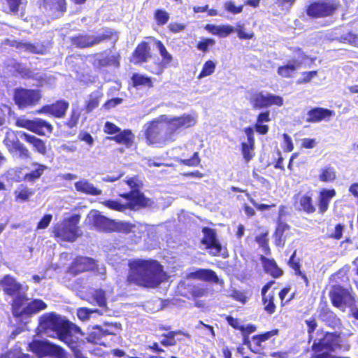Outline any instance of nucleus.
Wrapping results in <instances>:
<instances>
[{"instance_id": "9d476101", "label": "nucleus", "mask_w": 358, "mask_h": 358, "mask_svg": "<svg viewBox=\"0 0 358 358\" xmlns=\"http://www.w3.org/2000/svg\"><path fill=\"white\" fill-rule=\"evenodd\" d=\"M159 119L162 121L167 122L174 138L177 131L193 127L197 122L196 115L190 114H184L182 116L174 117H169L168 115H163L159 117Z\"/></svg>"}, {"instance_id": "7c9ffc66", "label": "nucleus", "mask_w": 358, "mask_h": 358, "mask_svg": "<svg viewBox=\"0 0 358 358\" xmlns=\"http://www.w3.org/2000/svg\"><path fill=\"white\" fill-rule=\"evenodd\" d=\"M110 334V333L108 330H105L99 326H96L88 333L87 340L89 343L99 344L103 337Z\"/></svg>"}, {"instance_id": "338daca9", "label": "nucleus", "mask_w": 358, "mask_h": 358, "mask_svg": "<svg viewBox=\"0 0 358 358\" xmlns=\"http://www.w3.org/2000/svg\"><path fill=\"white\" fill-rule=\"evenodd\" d=\"M224 8L229 13L233 14L241 13L243 10V6H236L234 3L231 1H227L224 3Z\"/></svg>"}, {"instance_id": "de8ad7c7", "label": "nucleus", "mask_w": 358, "mask_h": 358, "mask_svg": "<svg viewBox=\"0 0 358 358\" xmlns=\"http://www.w3.org/2000/svg\"><path fill=\"white\" fill-rule=\"evenodd\" d=\"M102 203L107 208L113 210H117L120 212H123L128 209V206L126 204H123L120 203L118 201L115 200H106L102 202Z\"/></svg>"}, {"instance_id": "f3484780", "label": "nucleus", "mask_w": 358, "mask_h": 358, "mask_svg": "<svg viewBox=\"0 0 358 358\" xmlns=\"http://www.w3.org/2000/svg\"><path fill=\"white\" fill-rule=\"evenodd\" d=\"M122 197L128 201V208L135 210L140 207L150 206L154 203L150 199L144 196L140 190H131L129 193L120 194Z\"/></svg>"}, {"instance_id": "b1692460", "label": "nucleus", "mask_w": 358, "mask_h": 358, "mask_svg": "<svg viewBox=\"0 0 358 358\" xmlns=\"http://www.w3.org/2000/svg\"><path fill=\"white\" fill-rule=\"evenodd\" d=\"M264 271L273 278H278L283 275V271L278 266L273 259H268L264 256L260 258Z\"/></svg>"}, {"instance_id": "13d9d810", "label": "nucleus", "mask_w": 358, "mask_h": 358, "mask_svg": "<svg viewBox=\"0 0 358 358\" xmlns=\"http://www.w3.org/2000/svg\"><path fill=\"white\" fill-rule=\"evenodd\" d=\"M254 145L242 143V153L244 159L248 162L253 157Z\"/></svg>"}, {"instance_id": "9b49d317", "label": "nucleus", "mask_w": 358, "mask_h": 358, "mask_svg": "<svg viewBox=\"0 0 358 358\" xmlns=\"http://www.w3.org/2000/svg\"><path fill=\"white\" fill-rule=\"evenodd\" d=\"M41 98V93L37 90L20 88L17 89L14 94L15 103L20 108L35 106Z\"/></svg>"}, {"instance_id": "8fccbe9b", "label": "nucleus", "mask_w": 358, "mask_h": 358, "mask_svg": "<svg viewBox=\"0 0 358 358\" xmlns=\"http://www.w3.org/2000/svg\"><path fill=\"white\" fill-rule=\"evenodd\" d=\"M215 63L212 60L206 62L203 66V69L199 73L198 78L201 79L204 77L211 75L215 69Z\"/></svg>"}, {"instance_id": "39448f33", "label": "nucleus", "mask_w": 358, "mask_h": 358, "mask_svg": "<svg viewBox=\"0 0 358 358\" xmlns=\"http://www.w3.org/2000/svg\"><path fill=\"white\" fill-rule=\"evenodd\" d=\"M145 136L150 144L162 145L175 140L167 122L162 121L159 117L149 124L145 131Z\"/></svg>"}, {"instance_id": "6e6d98bb", "label": "nucleus", "mask_w": 358, "mask_h": 358, "mask_svg": "<svg viewBox=\"0 0 358 358\" xmlns=\"http://www.w3.org/2000/svg\"><path fill=\"white\" fill-rule=\"evenodd\" d=\"M155 19L158 25H164L169 21V14L164 10L158 9L155 13Z\"/></svg>"}, {"instance_id": "09e8293b", "label": "nucleus", "mask_w": 358, "mask_h": 358, "mask_svg": "<svg viewBox=\"0 0 358 358\" xmlns=\"http://www.w3.org/2000/svg\"><path fill=\"white\" fill-rule=\"evenodd\" d=\"M92 64L96 68L108 66V59L103 53H96L93 55Z\"/></svg>"}, {"instance_id": "f03ea898", "label": "nucleus", "mask_w": 358, "mask_h": 358, "mask_svg": "<svg viewBox=\"0 0 358 358\" xmlns=\"http://www.w3.org/2000/svg\"><path fill=\"white\" fill-rule=\"evenodd\" d=\"M38 329L66 344L76 355L80 353V341L72 335L73 331H79L80 329L69 320L54 312L45 313L38 318Z\"/></svg>"}, {"instance_id": "c03bdc74", "label": "nucleus", "mask_w": 358, "mask_h": 358, "mask_svg": "<svg viewBox=\"0 0 358 358\" xmlns=\"http://www.w3.org/2000/svg\"><path fill=\"white\" fill-rule=\"evenodd\" d=\"M299 210H302L307 213H313L315 211V207L313 204L312 198L310 196L303 195L299 198Z\"/></svg>"}, {"instance_id": "052dcab7", "label": "nucleus", "mask_w": 358, "mask_h": 358, "mask_svg": "<svg viewBox=\"0 0 358 358\" xmlns=\"http://www.w3.org/2000/svg\"><path fill=\"white\" fill-rule=\"evenodd\" d=\"M15 194L16 195L17 199L24 201H27L29 198L32 194V192L26 187H21L15 190Z\"/></svg>"}, {"instance_id": "6ab92c4d", "label": "nucleus", "mask_w": 358, "mask_h": 358, "mask_svg": "<svg viewBox=\"0 0 358 358\" xmlns=\"http://www.w3.org/2000/svg\"><path fill=\"white\" fill-rule=\"evenodd\" d=\"M329 297L332 305L336 308H340L350 299V294L347 289L341 285H335L332 286L329 292Z\"/></svg>"}, {"instance_id": "7ed1b4c3", "label": "nucleus", "mask_w": 358, "mask_h": 358, "mask_svg": "<svg viewBox=\"0 0 358 358\" xmlns=\"http://www.w3.org/2000/svg\"><path fill=\"white\" fill-rule=\"evenodd\" d=\"M10 306L13 317L22 321L29 319L34 315L46 309L48 305L40 299H34L29 301L26 294L20 293L14 296Z\"/></svg>"}, {"instance_id": "e2e57ef3", "label": "nucleus", "mask_w": 358, "mask_h": 358, "mask_svg": "<svg viewBox=\"0 0 358 358\" xmlns=\"http://www.w3.org/2000/svg\"><path fill=\"white\" fill-rule=\"evenodd\" d=\"M296 250L292 254L289 261V266L295 271V274L301 271V264L299 259H296Z\"/></svg>"}, {"instance_id": "4be33fe9", "label": "nucleus", "mask_w": 358, "mask_h": 358, "mask_svg": "<svg viewBox=\"0 0 358 358\" xmlns=\"http://www.w3.org/2000/svg\"><path fill=\"white\" fill-rule=\"evenodd\" d=\"M187 277L191 279L213 282L215 284L219 283V278L216 273L211 269L199 268L193 272L189 273L187 274Z\"/></svg>"}, {"instance_id": "f257e3e1", "label": "nucleus", "mask_w": 358, "mask_h": 358, "mask_svg": "<svg viewBox=\"0 0 358 358\" xmlns=\"http://www.w3.org/2000/svg\"><path fill=\"white\" fill-rule=\"evenodd\" d=\"M127 282L143 288H156L167 278L163 265L154 259H133L128 262Z\"/></svg>"}, {"instance_id": "4d7b16f0", "label": "nucleus", "mask_w": 358, "mask_h": 358, "mask_svg": "<svg viewBox=\"0 0 358 358\" xmlns=\"http://www.w3.org/2000/svg\"><path fill=\"white\" fill-rule=\"evenodd\" d=\"M132 80L134 85H146L148 87L152 86L151 80L140 74H134L132 76Z\"/></svg>"}, {"instance_id": "c9c22d12", "label": "nucleus", "mask_w": 358, "mask_h": 358, "mask_svg": "<svg viewBox=\"0 0 358 358\" xmlns=\"http://www.w3.org/2000/svg\"><path fill=\"white\" fill-rule=\"evenodd\" d=\"M300 66L301 62L296 59L289 61L287 64L278 67V73L282 77L289 78L300 67Z\"/></svg>"}, {"instance_id": "4c0bfd02", "label": "nucleus", "mask_w": 358, "mask_h": 358, "mask_svg": "<svg viewBox=\"0 0 358 358\" xmlns=\"http://www.w3.org/2000/svg\"><path fill=\"white\" fill-rule=\"evenodd\" d=\"M264 310L269 315L275 313L276 305L275 303V294L271 292L266 296H262Z\"/></svg>"}, {"instance_id": "4468645a", "label": "nucleus", "mask_w": 358, "mask_h": 358, "mask_svg": "<svg viewBox=\"0 0 358 358\" xmlns=\"http://www.w3.org/2000/svg\"><path fill=\"white\" fill-rule=\"evenodd\" d=\"M250 102L255 109H262L272 105L281 106L283 99L281 96L271 94H264L262 92L255 93L250 99Z\"/></svg>"}, {"instance_id": "a211bd4d", "label": "nucleus", "mask_w": 358, "mask_h": 358, "mask_svg": "<svg viewBox=\"0 0 358 358\" xmlns=\"http://www.w3.org/2000/svg\"><path fill=\"white\" fill-rule=\"evenodd\" d=\"M0 289L5 294L15 296L20 293L22 286L16 280L15 278L8 274L0 279Z\"/></svg>"}, {"instance_id": "f8f14e48", "label": "nucleus", "mask_w": 358, "mask_h": 358, "mask_svg": "<svg viewBox=\"0 0 358 358\" xmlns=\"http://www.w3.org/2000/svg\"><path fill=\"white\" fill-rule=\"evenodd\" d=\"M280 334L278 329H273L252 336L251 343L249 344L250 350L256 354H263L266 347V341L275 342V337Z\"/></svg>"}, {"instance_id": "20e7f679", "label": "nucleus", "mask_w": 358, "mask_h": 358, "mask_svg": "<svg viewBox=\"0 0 358 358\" xmlns=\"http://www.w3.org/2000/svg\"><path fill=\"white\" fill-rule=\"evenodd\" d=\"M80 216L73 214L67 219L58 223L54 228L55 236L61 241L73 242L82 235V231L78 226Z\"/></svg>"}, {"instance_id": "58836bf2", "label": "nucleus", "mask_w": 358, "mask_h": 358, "mask_svg": "<svg viewBox=\"0 0 358 358\" xmlns=\"http://www.w3.org/2000/svg\"><path fill=\"white\" fill-rule=\"evenodd\" d=\"M203 238L202 243L206 246H221L217 239L216 232L214 229L204 227L203 229Z\"/></svg>"}, {"instance_id": "3c124183", "label": "nucleus", "mask_w": 358, "mask_h": 358, "mask_svg": "<svg viewBox=\"0 0 358 358\" xmlns=\"http://www.w3.org/2000/svg\"><path fill=\"white\" fill-rule=\"evenodd\" d=\"M45 7L63 12L66 9L64 0H43Z\"/></svg>"}, {"instance_id": "c756f323", "label": "nucleus", "mask_w": 358, "mask_h": 358, "mask_svg": "<svg viewBox=\"0 0 358 358\" xmlns=\"http://www.w3.org/2000/svg\"><path fill=\"white\" fill-rule=\"evenodd\" d=\"M17 133L20 135L21 138H24L27 143L31 144L37 152L42 155H44L46 152L45 145L41 139L22 131H18Z\"/></svg>"}, {"instance_id": "2eb2a0df", "label": "nucleus", "mask_w": 358, "mask_h": 358, "mask_svg": "<svg viewBox=\"0 0 358 358\" xmlns=\"http://www.w3.org/2000/svg\"><path fill=\"white\" fill-rule=\"evenodd\" d=\"M15 124L19 127L25 128L38 135H44L45 130L49 133H51L52 131V125L40 118L29 120L24 117H20L17 119Z\"/></svg>"}, {"instance_id": "37998d69", "label": "nucleus", "mask_w": 358, "mask_h": 358, "mask_svg": "<svg viewBox=\"0 0 358 358\" xmlns=\"http://www.w3.org/2000/svg\"><path fill=\"white\" fill-rule=\"evenodd\" d=\"M134 138V136L130 130H124L113 136L112 139L115 140L118 143L124 144L127 147H130L133 143Z\"/></svg>"}, {"instance_id": "c85d7f7f", "label": "nucleus", "mask_w": 358, "mask_h": 358, "mask_svg": "<svg viewBox=\"0 0 358 358\" xmlns=\"http://www.w3.org/2000/svg\"><path fill=\"white\" fill-rule=\"evenodd\" d=\"M71 43L73 45L80 48H85L96 45L94 41V35L80 34L71 38Z\"/></svg>"}, {"instance_id": "f704fd0d", "label": "nucleus", "mask_w": 358, "mask_h": 358, "mask_svg": "<svg viewBox=\"0 0 358 358\" xmlns=\"http://www.w3.org/2000/svg\"><path fill=\"white\" fill-rule=\"evenodd\" d=\"M206 29L214 35L220 37H226L235 31V28L231 25H213L207 24Z\"/></svg>"}, {"instance_id": "5fc2aeb1", "label": "nucleus", "mask_w": 358, "mask_h": 358, "mask_svg": "<svg viewBox=\"0 0 358 358\" xmlns=\"http://www.w3.org/2000/svg\"><path fill=\"white\" fill-rule=\"evenodd\" d=\"M257 331V326L253 324H248L246 326H243L241 329V333L243 336V343L247 344L249 346V344L251 343V341L248 340V336Z\"/></svg>"}, {"instance_id": "72a5a7b5", "label": "nucleus", "mask_w": 358, "mask_h": 358, "mask_svg": "<svg viewBox=\"0 0 358 358\" xmlns=\"http://www.w3.org/2000/svg\"><path fill=\"white\" fill-rule=\"evenodd\" d=\"M177 335H184L188 336V334L184 333L181 330H175V331H169L166 334H162L161 335L162 339L160 340V343L162 345L169 348L176 345L177 341L176 339V336Z\"/></svg>"}, {"instance_id": "a878e982", "label": "nucleus", "mask_w": 358, "mask_h": 358, "mask_svg": "<svg viewBox=\"0 0 358 358\" xmlns=\"http://www.w3.org/2000/svg\"><path fill=\"white\" fill-rule=\"evenodd\" d=\"M75 188L78 192L92 196H99L102 191L96 188L87 179H82L75 183Z\"/></svg>"}, {"instance_id": "a19ab883", "label": "nucleus", "mask_w": 358, "mask_h": 358, "mask_svg": "<svg viewBox=\"0 0 358 358\" xmlns=\"http://www.w3.org/2000/svg\"><path fill=\"white\" fill-rule=\"evenodd\" d=\"M6 1V12L16 15L18 11L22 10L26 4L27 0H5Z\"/></svg>"}, {"instance_id": "0e129e2a", "label": "nucleus", "mask_w": 358, "mask_h": 358, "mask_svg": "<svg viewBox=\"0 0 358 358\" xmlns=\"http://www.w3.org/2000/svg\"><path fill=\"white\" fill-rule=\"evenodd\" d=\"M60 152L73 153L77 150V145L74 142L62 144L59 147Z\"/></svg>"}, {"instance_id": "cd10ccee", "label": "nucleus", "mask_w": 358, "mask_h": 358, "mask_svg": "<svg viewBox=\"0 0 358 358\" xmlns=\"http://www.w3.org/2000/svg\"><path fill=\"white\" fill-rule=\"evenodd\" d=\"M21 51L34 54H43L45 50L43 45L39 43H31L26 41H14L12 44Z\"/></svg>"}, {"instance_id": "e433bc0d", "label": "nucleus", "mask_w": 358, "mask_h": 358, "mask_svg": "<svg viewBox=\"0 0 358 358\" xmlns=\"http://www.w3.org/2000/svg\"><path fill=\"white\" fill-rule=\"evenodd\" d=\"M336 195L334 189H324L320 192L319 213L323 214L328 209L330 200Z\"/></svg>"}, {"instance_id": "423d86ee", "label": "nucleus", "mask_w": 358, "mask_h": 358, "mask_svg": "<svg viewBox=\"0 0 358 358\" xmlns=\"http://www.w3.org/2000/svg\"><path fill=\"white\" fill-rule=\"evenodd\" d=\"M87 217L94 227L100 231L128 232L131 230V225L129 223L109 219L102 215L98 210L90 211Z\"/></svg>"}, {"instance_id": "69168bd1", "label": "nucleus", "mask_w": 358, "mask_h": 358, "mask_svg": "<svg viewBox=\"0 0 358 358\" xmlns=\"http://www.w3.org/2000/svg\"><path fill=\"white\" fill-rule=\"evenodd\" d=\"M226 321L231 327L234 329L239 330L241 331L243 325H241V322L238 318H234L231 315H227L225 317Z\"/></svg>"}, {"instance_id": "49530a36", "label": "nucleus", "mask_w": 358, "mask_h": 358, "mask_svg": "<svg viewBox=\"0 0 358 358\" xmlns=\"http://www.w3.org/2000/svg\"><path fill=\"white\" fill-rule=\"evenodd\" d=\"M336 179V171L332 167H325L321 169L320 180L322 182H331Z\"/></svg>"}, {"instance_id": "bb28decb", "label": "nucleus", "mask_w": 358, "mask_h": 358, "mask_svg": "<svg viewBox=\"0 0 358 358\" xmlns=\"http://www.w3.org/2000/svg\"><path fill=\"white\" fill-rule=\"evenodd\" d=\"M334 115L333 110L322 108H315L308 112V122H318L323 120L326 117H331Z\"/></svg>"}, {"instance_id": "0eeeda50", "label": "nucleus", "mask_w": 358, "mask_h": 358, "mask_svg": "<svg viewBox=\"0 0 358 358\" xmlns=\"http://www.w3.org/2000/svg\"><path fill=\"white\" fill-rule=\"evenodd\" d=\"M28 350L34 353L38 358L47 356H55L57 358H64L65 350L60 345L48 341L34 340L28 345Z\"/></svg>"}, {"instance_id": "2f4dec72", "label": "nucleus", "mask_w": 358, "mask_h": 358, "mask_svg": "<svg viewBox=\"0 0 358 358\" xmlns=\"http://www.w3.org/2000/svg\"><path fill=\"white\" fill-rule=\"evenodd\" d=\"M119 38L118 33L110 28L103 29L101 33L94 35L95 44L98 45L103 41L113 40L115 45Z\"/></svg>"}, {"instance_id": "a18cd8bd", "label": "nucleus", "mask_w": 358, "mask_h": 358, "mask_svg": "<svg viewBox=\"0 0 358 358\" xmlns=\"http://www.w3.org/2000/svg\"><path fill=\"white\" fill-rule=\"evenodd\" d=\"M20 142V141H19L16 133L11 129H7L6 136L3 139V143L8 151H10L15 145L18 144Z\"/></svg>"}, {"instance_id": "dca6fc26", "label": "nucleus", "mask_w": 358, "mask_h": 358, "mask_svg": "<svg viewBox=\"0 0 358 358\" xmlns=\"http://www.w3.org/2000/svg\"><path fill=\"white\" fill-rule=\"evenodd\" d=\"M338 7L336 1L315 2L308 6L306 12L310 17H321L331 15Z\"/></svg>"}, {"instance_id": "680f3d73", "label": "nucleus", "mask_w": 358, "mask_h": 358, "mask_svg": "<svg viewBox=\"0 0 358 358\" xmlns=\"http://www.w3.org/2000/svg\"><path fill=\"white\" fill-rule=\"evenodd\" d=\"M96 312H97L96 310H92V309L83 307V308H80L78 309L77 315H78V318H80V320H85L90 318V315L92 313H96Z\"/></svg>"}, {"instance_id": "473e14b6", "label": "nucleus", "mask_w": 358, "mask_h": 358, "mask_svg": "<svg viewBox=\"0 0 358 358\" xmlns=\"http://www.w3.org/2000/svg\"><path fill=\"white\" fill-rule=\"evenodd\" d=\"M119 38L118 33L110 28L103 29L101 33L94 35L95 44L98 45L103 41L113 40L115 45Z\"/></svg>"}, {"instance_id": "864d4df0", "label": "nucleus", "mask_w": 358, "mask_h": 358, "mask_svg": "<svg viewBox=\"0 0 358 358\" xmlns=\"http://www.w3.org/2000/svg\"><path fill=\"white\" fill-rule=\"evenodd\" d=\"M45 169V166L38 164L37 168L35 170L31 171L29 173H27L24 176L25 180L34 181L36 179H38L43 174Z\"/></svg>"}, {"instance_id": "393cba45", "label": "nucleus", "mask_w": 358, "mask_h": 358, "mask_svg": "<svg viewBox=\"0 0 358 358\" xmlns=\"http://www.w3.org/2000/svg\"><path fill=\"white\" fill-rule=\"evenodd\" d=\"M155 45L162 57L160 66L158 67L157 71L155 73L156 74L159 75L163 72L164 69L167 68L170 65L173 59V57L167 51L166 48L161 41H156Z\"/></svg>"}, {"instance_id": "6e6552de", "label": "nucleus", "mask_w": 358, "mask_h": 358, "mask_svg": "<svg viewBox=\"0 0 358 358\" xmlns=\"http://www.w3.org/2000/svg\"><path fill=\"white\" fill-rule=\"evenodd\" d=\"M98 268L96 260L92 257L77 256L70 263L65 271L66 280H70L71 277H75L83 273L95 271Z\"/></svg>"}, {"instance_id": "412c9836", "label": "nucleus", "mask_w": 358, "mask_h": 358, "mask_svg": "<svg viewBox=\"0 0 358 358\" xmlns=\"http://www.w3.org/2000/svg\"><path fill=\"white\" fill-rule=\"evenodd\" d=\"M69 108V103L65 101H58L51 105H46L37 111L38 113H47L55 117H63Z\"/></svg>"}, {"instance_id": "5701e85b", "label": "nucleus", "mask_w": 358, "mask_h": 358, "mask_svg": "<svg viewBox=\"0 0 358 358\" xmlns=\"http://www.w3.org/2000/svg\"><path fill=\"white\" fill-rule=\"evenodd\" d=\"M150 48L148 44L143 42L139 44L134 50L131 62L134 64L145 62L151 57Z\"/></svg>"}, {"instance_id": "1a4fd4ad", "label": "nucleus", "mask_w": 358, "mask_h": 358, "mask_svg": "<svg viewBox=\"0 0 358 358\" xmlns=\"http://www.w3.org/2000/svg\"><path fill=\"white\" fill-rule=\"evenodd\" d=\"M341 333L334 331H326L324 333L322 337L315 341L311 349L315 352L314 354H320L319 352L325 350L327 352H333L336 350L341 349Z\"/></svg>"}, {"instance_id": "774afa93", "label": "nucleus", "mask_w": 358, "mask_h": 358, "mask_svg": "<svg viewBox=\"0 0 358 358\" xmlns=\"http://www.w3.org/2000/svg\"><path fill=\"white\" fill-rule=\"evenodd\" d=\"M305 323L307 326L308 334H309V336H311L317 327V323L315 317L313 316L310 319L306 320Z\"/></svg>"}, {"instance_id": "603ef678", "label": "nucleus", "mask_w": 358, "mask_h": 358, "mask_svg": "<svg viewBox=\"0 0 358 358\" xmlns=\"http://www.w3.org/2000/svg\"><path fill=\"white\" fill-rule=\"evenodd\" d=\"M1 358H34L29 354L23 353L20 348L8 350Z\"/></svg>"}, {"instance_id": "79ce46f5", "label": "nucleus", "mask_w": 358, "mask_h": 358, "mask_svg": "<svg viewBox=\"0 0 358 358\" xmlns=\"http://www.w3.org/2000/svg\"><path fill=\"white\" fill-rule=\"evenodd\" d=\"M9 152L14 157L22 160H28L31 158V153L21 142L15 145V146Z\"/></svg>"}, {"instance_id": "aec40b11", "label": "nucleus", "mask_w": 358, "mask_h": 358, "mask_svg": "<svg viewBox=\"0 0 358 358\" xmlns=\"http://www.w3.org/2000/svg\"><path fill=\"white\" fill-rule=\"evenodd\" d=\"M318 317L326 326L331 329L339 328L341 326V320L326 303L320 308Z\"/></svg>"}, {"instance_id": "ddd939ff", "label": "nucleus", "mask_w": 358, "mask_h": 358, "mask_svg": "<svg viewBox=\"0 0 358 358\" xmlns=\"http://www.w3.org/2000/svg\"><path fill=\"white\" fill-rule=\"evenodd\" d=\"M178 289L180 296L193 301L207 296L208 294L207 286L202 284L182 282L180 284Z\"/></svg>"}, {"instance_id": "ea45409f", "label": "nucleus", "mask_w": 358, "mask_h": 358, "mask_svg": "<svg viewBox=\"0 0 358 358\" xmlns=\"http://www.w3.org/2000/svg\"><path fill=\"white\" fill-rule=\"evenodd\" d=\"M91 300L90 302L92 304L96 305L103 308L107 307L106 291L102 289H95L91 296Z\"/></svg>"}, {"instance_id": "bf43d9fd", "label": "nucleus", "mask_w": 358, "mask_h": 358, "mask_svg": "<svg viewBox=\"0 0 358 358\" xmlns=\"http://www.w3.org/2000/svg\"><path fill=\"white\" fill-rule=\"evenodd\" d=\"M126 183L131 190H139L143 187V181L138 176H134L128 178L126 180Z\"/></svg>"}]
</instances>
